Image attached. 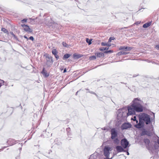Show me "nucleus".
I'll return each instance as SVG.
<instances>
[{
  "label": "nucleus",
  "instance_id": "obj_47",
  "mask_svg": "<svg viewBox=\"0 0 159 159\" xmlns=\"http://www.w3.org/2000/svg\"><path fill=\"white\" fill-rule=\"evenodd\" d=\"M29 19H30V20H31L32 21H34L35 20V19L32 18H30Z\"/></svg>",
  "mask_w": 159,
  "mask_h": 159
},
{
  "label": "nucleus",
  "instance_id": "obj_42",
  "mask_svg": "<svg viewBox=\"0 0 159 159\" xmlns=\"http://www.w3.org/2000/svg\"><path fill=\"white\" fill-rule=\"evenodd\" d=\"M0 81L1 82L0 83H2V85L4 84L5 82L3 80L0 79Z\"/></svg>",
  "mask_w": 159,
  "mask_h": 159
},
{
  "label": "nucleus",
  "instance_id": "obj_39",
  "mask_svg": "<svg viewBox=\"0 0 159 159\" xmlns=\"http://www.w3.org/2000/svg\"><path fill=\"white\" fill-rule=\"evenodd\" d=\"M54 56H55V57L56 58L57 60L59 58V56L58 55H57V54L56 55H54Z\"/></svg>",
  "mask_w": 159,
  "mask_h": 159
},
{
  "label": "nucleus",
  "instance_id": "obj_54",
  "mask_svg": "<svg viewBox=\"0 0 159 159\" xmlns=\"http://www.w3.org/2000/svg\"><path fill=\"white\" fill-rule=\"evenodd\" d=\"M18 145H20V146L21 147H22V143H19Z\"/></svg>",
  "mask_w": 159,
  "mask_h": 159
},
{
  "label": "nucleus",
  "instance_id": "obj_41",
  "mask_svg": "<svg viewBox=\"0 0 159 159\" xmlns=\"http://www.w3.org/2000/svg\"><path fill=\"white\" fill-rule=\"evenodd\" d=\"M29 39L32 41H33L34 40V37L32 36H30L29 38Z\"/></svg>",
  "mask_w": 159,
  "mask_h": 159
},
{
  "label": "nucleus",
  "instance_id": "obj_50",
  "mask_svg": "<svg viewBox=\"0 0 159 159\" xmlns=\"http://www.w3.org/2000/svg\"><path fill=\"white\" fill-rule=\"evenodd\" d=\"M107 46L108 47H110L111 46V44L110 43L109 44V43H107Z\"/></svg>",
  "mask_w": 159,
  "mask_h": 159
},
{
  "label": "nucleus",
  "instance_id": "obj_10",
  "mask_svg": "<svg viewBox=\"0 0 159 159\" xmlns=\"http://www.w3.org/2000/svg\"><path fill=\"white\" fill-rule=\"evenodd\" d=\"M116 149L118 152H125V148L121 145L117 146L116 147Z\"/></svg>",
  "mask_w": 159,
  "mask_h": 159
},
{
  "label": "nucleus",
  "instance_id": "obj_55",
  "mask_svg": "<svg viewBox=\"0 0 159 159\" xmlns=\"http://www.w3.org/2000/svg\"><path fill=\"white\" fill-rule=\"evenodd\" d=\"M138 75H139L138 74V75H134L133 76V78L135 77H136V76H137Z\"/></svg>",
  "mask_w": 159,
  "mask_h": 159
},
{
  "label": "nucleus",
  "instance_id": "obj_11",
  "mask_svg": "<svg viewBox=\"0 0 159 159\" xmlns=\"http://www.w3.org/2000/svg\"><path fill=\"white\" fill-rule=\"evenodd\" d=\"M41 73L46 78L48 77L49 75V74L47 72V71L45 70L44 67H43V70L41 72Z\"/></svg>",
  "mask_w": 159,
  "mask_h": 159
},
{
  "label": "nucleus",
  "instance_id": "obj_16",
  "mask_svg": "<svg viewBox=\"0 0 159 159\" xmlns=\"http://www.w3.org/2000/svg\"><path fill=\"white\" fill-rule=\"evenodd\" d=\"M129 53V52H123L122 51H120L118 52L116 54L117 56H121L123 55H126Z\"/></svg>",
  "mask_w": 159,
  "mask_h": 159
},
{
  "label": "nucleus",
  "instance_id": "obj_25",
  "mask_svg": "<svg viewBox=\"0 0 159 159\" xmlns=\"http://www.w3.org/2000/svg\"><path fill=\"white\" fill-rule=\"evenodd\" d=\"M96 56L95 55H93L92 56H90L89 57V59L90 60H94L96 59Z\"/></svg>",
  "mask_w": 159,
  "mask_h": 159
},
{
  "label": "nucleus",
  "instance_id": "obj_32",
  "mask_svg": "<svg viewBox=\"0 0 159 159\" xmlns=\"http://www.w3.org/2000/svg\"><path fill=\"white\" fill-rule=\"evenodd\" d=\"M63 46L64 47H67L68 44L65 42H63L62 43Z\"/></svg>",
  "mask_w": 159,
  "mask_h": 159
},
{
  "label": "nucleus",
  "instance_id": "obj_37",
  "mask_svg": "<svg viewBox=\"0 0 159 159\" xmlns=\"http://www.w3.org/2000/svg\"><path fill=\"white\" fill-rule=\"evenodd\" d=\"M102 130H107V131H108V129L106 127H103V128H102Z\"/></svg>",
  "mask_w": 159,
  "mask_h": 159
},
{
  "label": "nucleus",
  "instance_id": "obj_22",
  "mask_svg": "<svg viewBox=\"0 0 159 159\" xmlns=\"http://www.w3.org/2000/svg\"><path fill=\"white\" fill-rule=\"evenodd\" d=\"M10 34L11 35H12L14 38V39H16V40L18 41H20L18 39V38H17V37L12 32H11L10 33Z\"/></svg>",
  "mask_w": 159,
  "mask_h": 159
},
{
  "label": "nucleus",
  "instance_id": "obj_61",
  "mask_svg": "<svg viewBox=\"0 0 159 159\" xmlns=\"http://www.w3.org/2000/svg\"><path fill=\"white\" fill-rule=\"evenodd\" d=\"M21 148H20V149H19V150H20H20H21Z\"/></svg>",
  "mask_w": 159,
  "mask_h": 159
},
{
  "label": "nucleus",
  "instance_id": "obj_43",
  "mask_svg": "<svg viewBox=\"0 0 159 159\" xmlns=\"http://www.w3.org/2000/svg\"><path fill=\"white\" fill-rule=\"evenodd\" d=\"M146 135L150 136H151V134L150 132L148 131V133H147V134H146Z\"/></svg>",
  "mask_w": 159,
  "mask_h": 159
},
{
  "label": "nucleus",
  "instance_id": "obj_33",
  "mask_svg": "<svg viewBox=\"0 0 159 159\" xmlns=\"http://www.w3.org/2000/svg\"><path fill=\"white\" fill-rule=\"evenodd\" d=\"M101 44L102 46H107V43L104 42H102L101 43Z\"/></svg>",
  "mask_w": 159,
  "mask_h": 159
},
{
  "label": "nucleus",
  "instance_id": "obj_30",
  "mask_svg": "<svg viewBox=\"0 0 159 159\" xmlns=\"http://www.w3.org/2000/svg\"><path fill=\"white\" fill-rule=\"evenodd\" d=\"M113 52V50H109L107 51H106L104 52V53H111Z\"/></svg>",
  "mask_w": 159,
  "mask_h": 159
},
{
  "label": "nucleus",
  "instance_id": "obj_64",
  "mask_svg": "<svg viewBox=\"0 0 159 159\" xmlns=\"http://www.w3.org/2000/svg\"><path fill=\"white\" fill-rule=\"evenodd\" d=\"M52 133H51V135L52 136Z\"/></svg>",
  "mask_w": 159,
  "mask_h": 159
},
{
  "label": "nucleus",
  "instance_id": "obj_45",
  "mask_svg": "<svg viewBox=\"0 0 159 159\" xmlns=\"http://www.w3.org/2000/svg\"><path fill=\"white\" fill-rule=\"evenodd\" d=\"M7 147V146H5V147H3V149H2V148L0 149V151H2L3 150V149L5 148H6Z\"/></svg>",
  "mask_w": 159,
  "mask_h": 159
},
{
  "label": "nucleus",
  "instance_id": "obj_14",
  "mask_svg": "<svg viewBox=\"0 0 159 159\" xmlns=\"http://www.w3.org/2000/svg\"><path fill=\"white\" fill-rule=\"evenodd\" d=\"M113 140V143L114 144L118 145L119 144L120 141V140L116 137L114 139H112Z\"/></svg>",
  "mask_w": 159,
  "mask_h": 159
},
{
  "label": "nucleus",
  "instance_id": "obj_57",
  "mask_svg": "<svg viewBox=\"0 0 159 159\" xmlns=\"http://www.w3.org/2000/svg\"><path fill=\"white\" fill-rule=\"evenodd\" d=\"M120 83L121 84H127L126 83H124L123 82H121Z\"/></svg>",
  "mask_w": 159,
  "mask_h": 159
},
{
  "label": "nucleus",
  "instance_id": "obj_6",
  "mask_svg": "<svg viewBox=\"0 0 159 159\" xmlns=\"http://www.w3.org/2000/svg\"><path fill=\"white\" fill-rule=\"evenodd\" d=\"M111 139H114L117 137L118 131L115 128H113L111 130Z\"/></svg>",
  "mask_w": 159,
  "mask_h": 159
},
{
  "label": "nucleus",
  "instance_id": "obj_51",
  "mask_svg": "<svg viewBox=\"0 0 159 159\" xmlns=\"http://www.w3.org/2000/svg\"><path fill=\"white\" fill-rule=\"evenodd\" d=\"M24 37L27 40L28 39V38L26 35H24Z\"/></svg>",
  "mask_w": 159,
  "mask_h": 159
},
{
  "label": "nucleus",
  "instance_id": "obj_40",
  "mask_svg": "<svg viewBox=\"0 0 159 159\" xmlns=\"http://www.w3.org/2000/svg\"><path fill=\"white\" fill-rule=\"evenodd\" d=\"M99 50L100 51H103L104 50H105L104 49V47H101V48H100Z\"/></svg>",
  "mask_w": 159,
  "mask_h": 159
},
{
  "label": "nucleus",
  "instance_id": "obj_62",
  "mask_svg": "<svg viewBox=\"0 0 159 159\" xmlns=\"http://www.w3.org/2000/svg\"><path fill=\"white\" fill-rule=\"evenodd\" d=\"M153 113V114L154 117H154H155L154 113Z\"/></svg>",
  "mask_w": 159,
  "mask_h": 159
},
{
  "label": "nucleus",
  "instance_id": "obj_48",
  "mask_svg": "<svg viewBox=\"0 0 159 159\" xmlns=\"http://www.w3.org/2000/svg\"><path fill=\"white\" fill-rule=\"evenodd\" d=\"M66 72V68H65L64 70L63 73H65Z\"/></svg>",
  "mask_w": 159,
  "mask_h": 159
},
{
  "label": "nucleus",
  "instance_id": "obj_19",
  "mask_svg": "<svg viewBox=\"0 0 159 159\" xmlns=\"http://www.w3.org/2000/svg\"><path fill=\"white\" fill-rule=\"evenodd\" d=\"M54 143L57 145L58 146H60L61 144V143L60 141H58V139H56L55 140Z\"/></svg>",
  "mask_w": 159,
  "mask_h": 159
},
{
  "label": "nucleus",
  "instance_id": "obj_31",
  "mask_svg": "<svg viewBox=\"0 0 159 159\" xmlns=\"http://www.w3.org/2000/svg\"><path fill=\"white\" fill-rule=\"evenodd\" d=\"M115 38L113 37H110L108 39V42L110 43L111 42L112 40H114Z\"/></svg>",
  "mask_w": 159,
  "mask_h": 159
},
{
  "label": "nucleus",
  "instance_id": "obj_8",
  "mask_svg": "<svg viewBox=\"0 0 159 159\" xmlns=\"http://www.w3.org/2000/svg\"><path fill=\"white\" fill-rule=\"evenodd\" d=\"M21 26L23 28L24 30L27 32L31 33L33 31L27 25L22 24Z\"/></svg>",
  "mask_w": 159,
  "mask_h": 159
},
{
  "label": "nucleus",
  "instance_id": "obj_24",
  "mask_svg": "<svg viewBox=\"0 0 159 159\" xmlns=\"http://www.w3.org/2000/svg\"><path fill=\"white\" fill-rule=\"evenodd\" d=\"M134 48L131 47H128L127 46H126L125 48V51H130L132 49Z\"/></svg>",
  "mask_w": 159,
  "mask_h": 159
},
{
  "label": "nucleus",
  "instance_id": "obj_34",
  "mask_svg": "<svg viewBox=\"0 0 159 159\" xmlns=\"http://www.w3.org/2000/svg\"><path fill=\"white\" fill-rule=\"evenodd\" d=\"M126 149V150H125V152H126L127 153V155H129V153L128 152L129 148H127Z\"/></svg>",
  "mask_w": 159,
  "mask_h": 159
},
{
  "label": "nucleus",
  "instance_id": "obj_1",
  "mask_svg": "<svg viewBox=\"0 0 159 159\" xmlns=\"http://www.w3.org/2000/svg\"><path fill=\"white\" fill-rule=\"evenodd\" d=\"M142 101L139 98H134L132 101V103L130 106L128 107V112L127 115L128 116L130 115H135L136 112H141L143 111L144 107L141 104Z\"/></svg>",
  "mask_w": 159,
  "mask_h": 159
},
{
  "label": "nucleus",
  "instance_id": "obj_46",
  "mask_svg": "<svg viewBox=\"0 0 159 159\" xmlns=\"http://www.w3.org/2000/svg\"><path fill=\"white\" fill-rule=\"evenodd\" d=\"M109 48L108 47H106L104 48V50H107L109 49Z\"/></svg>",
  "mask_w": 159,
  "mask_h": 159
},
{
  "label": "nucleus",
  "instance_id": "obj_2",
  "mask_svg": "<svg viewBox=\"0 0 159 159\" xmlns=\"http://www.w3.org/2000/svg\"><path fill=\"white\" fill-rule=\"evenodd\" d=\"M139 123L134 125V126L137 129L143 128L144 127V122L146 125L149 124L151 123L150 116L148 114L143 113L141 115L139 116Z\"/></svg>",
  "mask_w": 159,
  "mask_h": 159
},
{
  "label": "nucleus",
  "instance_id": "obj_38",
  "mask_svg": "<svg viewBox=\"0 0 159 159\" xmlns=\"http://www.w3.org/2000/svg\"><path fill=\"white\" fill-rule=\"evenodd\" d=\"M131 120H134V121H135V120H137L136 116H134L133 118H131Z\"/></svg>",
  "mask_w": 159,
  "mask_h": 159
},
{
  "label": "nucleus",
  "instance_id": "obj_36",
  "mask_svg": "<svg viewBox=\"0 0 159 159\" xmlns=\"http://www.w3.org/2000/svg\"><path fill=\"white\" fill-rule=\"evenodd\" d=\"M27 20V19L26 18H25L23 19L22 20L21 22L23 23H24L25 22H26Z\"/></svg>",
  "mask_w": 159,
  "mask_h": 159
},
{
  "label": "nucleus",
  "instance_id": "obj_53",
  "mask_svg": "<svg viewBox=\"0 0 159 159\" xmlns=\"http://www.w3.org/2000/svg\"><path fill=\"white\" fill-rule=\"evenodd\" d=\"M136 122V124H138L139 123V122L138 121V120H136L135 121Z\"/></svg>",
  "mask_w": 159,
  "mask_h": 159
},
{
  "label": "nucleus",
  "instance_id": "obj_26",
  "mask_svg": "<svg viewBox=\"0 0 159 159\" xmlns=\"http://www.w3.org/2000/svg\"><path fill=\"white\" fill-rule=\"evenodd\" d=\"M52 54L54 55H56L57 53V52L55 49H53L52 51Z\"/></svg>",
  "mask_w": 159,
  "mask_h": 159
},
{
  "label": "nucleus",
  "instance_id": "obj_58",
  "mask_svg": "<svg viewBox=\"0 0 159 159\" xmlns=\"http://www.w3.org/2000/svg\"><path fill=\"white\" fill-rule=\"evenodd\" d=\"M93 154L91 155L90 156V158H92V157H93Z\"/></svg>",
  "mask_w": 159,
  "mask_h": 159
},
{
  "label": "nucleus",
  "instance_id": "obj_28",
  "mask_svg": "<svg viewBox=\"0 0 159 159\" xmlns=\"http://www.w3.org/2000/svg\"><path fill=\"white\" fill-rule=\"evenodd\" d=\"M66 130L68 132V134H67L68 135V136L70 135L71 134V133L69 132L70 130V128L69 127H68V128H66Z\"/></svg>",
  "mask_w": 159,
  "mask_h": 159
},
{
  "label": "nucleus",
  "instance_id": "obj_18",
  "mask_svg": "<svg viewBox=\"0 0 159 159\" xmlns=\"http://www.w3.org/2000/svg\"><path fill=\"white\" fill-rule=\"evenodd\" d=\"M70 56L71 55L70 54L66 53L63 56L62 58L64 60H65V59H68L70 57Z\"/></svg>",
  "mask_w": 159,
  "mask_h": 159
},
{
  "label": "nucleus",
  "instance_id": "obj_15",
  "mask_svg": "<svg viewBox=\"0 0 159 159\" xmlns=\"http://www.w3.org/2000/svg\"><path fill=\"white\" fill-rule=\"evenodd\" d=\"M152 24V21L148 22L144 24L143 27L144 28H146L149 27Z\"/></svg>",
  "mask_w": 159,
  "mask_h": 159
},
{
  "label": "nucleus",
  "instance_id": "obj_49",
  "mask_svg": "<svg viewBox=\"0 0 159 159\" xmlns=\"http://www.w3.org/2000/svg\"><path fill=\"white\" fill-rule=\"evenodd\" d=\"M81 90V89H80L79 91H78L75 93V95H78V93Z\"/></svg>",
  "mask_w": 159,
  "mask_h": 159
},
{
  "label": "nucleus",
  "instance_id": "obj_12",
  "mask_svg": "<svg viewBox=\"0 0 159 159\" xmlns=\"http://www.w3.org/2000/svg\"><path fill=\"white\" fill-rule=\"evenodd\" d=\"M83 56V55L80 54L75 53L73 55V57L74 59H78Z\"/></svg>",
  "mask_w": 159,
  "mask_h": 159
},
{
  "label": "nucleus",
  "instance_id": "obj_23",
  "mask_svg": "<svg viewBox=\"0 0 159 159\" xmlns=\"http://www.w3.org/2000/svg\"><path fill=\"white\" fill-rule=\"evenodd\" d=\"M144 142L148 144H149L150 143V140L148 139H144Z\"/></svg>",
  "mask_w": 159,
  "mask_h": 159
},
{
  "label": "nucleus",
  "instance_id": "obj_59",
  "mask_svg": "<svg viewBox=\"0 0 159 159\" xmlns=\"http://www.w3.org/2000/svg\"><path fill=\"white\" fill-rule=\"evenodd\" d=\"M114 155L112 157H111V158H109V157H108V158H107H107H108V159H111L113 158V156H114Z\"/></svg>",
  "mask_w": 159,
  "mask_h": 159
},
{
  "label": "nucleus",
  "instance_id": "obj_5",
  "mask_svg": "<svg viewBox=\"0 0 159 159\" xmlns=\"http://www.w3.org/2000/svg\"><path fill=\"white\" fill-rule=\"evenodd\" d=\"M111 147L108 146H105L104 147L103 149L104 155L106 157V158H108L109 154L110 151H111Z\"/></svg>",
  "mask_w": 159,
  "mask_h": 159
},
{
  "label": "nucleus",
  "instance_id": "obj_52",
  "mask_svg": "<svg viewBox=\"0 0 159 159\" xmlns=\"http://www.w3.org/2000/svg\"><path fill=\"white\" fill-rule=\"evenodd\" d=\"M50 135V134L48 132L47 133V136L48 137H49Z\"/></svg>",
  "mask_w": 159,
  "mask_h": 159
},
{
  "label": "nucleus",
  "instance_id": "obj_60",
  "mask_svg": "<svg viewBox=\"0 0 159 159\" xmlns=\"http://www.w3.org/2000/svg\"><path fill=\"white\" fill-rule=\"evenodd\" d=\"M85 89L87 90H88V92L89 91H90L89 90V89Z\"/></svg>",
  "mask_w": 159,
  "mask_h": 159
},
{
  "label": "nucleus",
  "instance_id": "obj_7",
  "mask_svg": "<svg viewBox=\"0 0 159 159\" xmlns=\"http://www.w3.org/2000/svg\"><path fill=\"white\" fill-rule=\"evenodd\" d=\"M132 125L130 124L129 123H125L123 124L121 127V129L122 130L126 129L128 128H130Z\"/></svg>",
  "mask_w": 159,
  "mask_h": 159
},
{
  "label": "nucleus",
  "instance_id": "obj_21",
  "mask_svg": "<svg viewBox=\"0 0 159 159\" xmlns=\"http://www.w3.org/2000/svg\"><path fill=\"white\" fill-rule=\"evenodd\" d=\"M92 39H89L88 38H86V41L89 45H90L92 43Z\"/></svg>",
  "mask_w": 159,
  "mask_h": 159
},
{
  "label": "nucleus",
  "instance_id": "obj_17",
  "mask_svg": "<svg viewBox=\"0 0 159 159\" xmlns=\"http://www.w3.org/2000/svg\"><path fill=\"white\" fill-rule=\"evenodd\" d=\"M147 133H148V131L146 130L145 129H143L142 132L140 134V135L141 136H143L146 135V134H147Z\"/></svg>",
  "mask_w": 159,
  "mask_h": 159
},
{
  "label": "nucleus",
  "instance_id": "obj_44",
  "mask_svg": "<svg viewBox=\"0 0 159 159\" xmlns=\"http://www.w3.org/2000/svg\"><path fill=\"white\" fill-rule=\"evenodd\" d=\"M155 48L158 50H159V45H157Z\"/></svg>",
  "mask_w": 159,
  "mask_h": 159
},
{
  "label": "nucleus",
  "instance_id": "obj_63",
  "mask_svg": "<svg viewBox=\"0 0 159 159\" xmlns=\"http://www.w3.org/2000/svg\"><path fill=\"white\" fill-rule=\"evenodd\" d=\"M16 159H17V157H16Z\"/></svg>",
  "mask_w": 159,
  "mask_h": 159
},
{
  "label": "nucleus",
  "instance_id": "obj_27",
  "mask_svg": "<svg viewBox=\"0 0 159 159\" xmlns=\"http://www.w3.org/2000/svg\"><path fill=\"white\" fill-rule=\"evenodd\" d=\"M89 92L92 94L95 95L98 98V96L95 92L91 91H89Z\"/></svg>",
  "mask_w": 159,
  "mask_h": 159
},
{
  "label": "nucleus",
  "instance_id": "obj_13",
  "mask_svg": "<svg viewBox=\"0 0 159 159\" xmlns=\"http://www.w3.org/2000/svg\"><path fill=\"white\" fill-rule=\"evenodd\" d=\"M95 55L97 57H104V54L101 52L96 53Z\"/></svg>",
  "mask_w": 159,
  "mask_h": 159
},
{
  "label": "nucleus",
  "instance_id": "obj_3",
  "mask_svg": "<svg viewBox=\"0 0 159 159\" xmlns=\"http://www.w3.org/2000/svg\"><path fill=\"white\" fill-rule=\"evenodd\" d=\"M43 56L46 58L45 65L47 68L51 67L53 62L52 57L47 53L43 55Z\"/></svg>",
  "mask_w": 159,
  "mask_h": 159
},
{
  "label": "nucleus",
  "instance_id": "obj_9",
  "mask_svg": "<svg viewBox=\"0 0 159 159\" xmlns=\"http://www.w3.org/2000/svg\"><path fill=\"white\" fill-rule=\"evenodd\" d=\"M17 141V143H18L19 140L16 141L14 139H9L7 141V143L8 145L11 146L15 144V143Z\"/></svg>",
  "mask_w": 159,
  "mask_h": 159
},
{
  "label": "nucleus",
  "instance_id": "obj_29",
  "mask_svg": "<svg viewBox=\"0 0 159 159\" xmlns=\"http://www.w3.org/2000/svg\"><path fill=\"white\" fill-rule=\"evenodd\" d=\"M126 46H120L119 48V50H124L125 51Z\"/></svg>",
  "mask_w": 159,
  "mask_h": 159
},
{
  "label": "nucleus",
  "instance_id": "obj_56",
  "mask_svg": "<svg viewBox=\"0 0 159 159\" xmlns=\"http://www.w3.org/2000/svg\"><path fill=\"white\" fill-rule=\"evenodd\" d=\"M157 143L159 144V139L157 140Z\"/></svg>",
  "mask_w": 159,
  "mask_h": 159
},
{
  "label": "nucleus",
  "instance_id": "obj_35",
  "mask_svg": "<svg viewBox=\"0 0 159 159\" xmlns=\"http://www.w3.org/2000/svg\"><path fill=\"white\" fill-rule=\"evenodd\" d=\"M28 1H29V0H23L22 1H21L25 3L28 4L29 3L28 2Z\"/></svg>",
  "mask_w": 159,
  "mask_h": 159
},
{
  "label": "nucleus",
  "instance_id": "obj_4",
  "mask_svg": "<svg viewBox=\"0 0 159 159\" xmlns=\"http://www.w3.org/2000/svg\"><path fill=\"white\" fill-rule=\"evenodd\" d=\"M120 144L125 149L127 148V147H129L130 146L129 142L125 138L121 140L120 141Z\"/></svg>",
  "mask_w": 159,
  "mask_h": 159
},
{
  "label": "nucleus",
  "instance_id": "obj_20",
  "mask_svg": "<svg viewBox=\"0 0 159 159\" xmlns=\"http://www.w3.org/2000/svg\"><path fill=\"white\" fill-rule=\"evenodd\" d=\"M1 31L3 32L4 33L7 34L8 35L9 33L8 30L4 28H2L1 29Z\"/></svg>",
  "mask_w": 159,
  "mask_h": 159
}]
</instances>
